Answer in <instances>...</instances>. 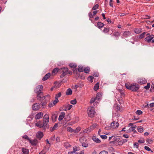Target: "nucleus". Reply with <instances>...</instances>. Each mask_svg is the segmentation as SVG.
I'll return each instance as SVG.
<instances>
[{
    "mask_svg": "<svg viewBox=\"0 0 154 154\" xmlns=\"http://www.w3.org/2000/svg\"><path fill=\"white\" fill-rule=\"evenodd\" d=\"M72 107V106L71 105L68 104L66 106V108L68 110H69Z\"/></svg>",
    "mask_w": 154,
    "mask_h": 154,
    "instance_id": "79ce46f5",
    "label": "nucleus"
},
{
    "mask_svg": "<svg viewBox=\"0 0 154 154\" xmlns=\"http://www.w3.org/2000/svg\"><path fill=\"white\" fill-rule=\"evenodd\" d=\"M40 107L39 104L38 103H35L32 105V108L33 110H37L39 109Z\"/></svg>",
    "mask_w": 154,
    "mask_h": 154,
    "instance_id": "1a4fd4ad",
    "label": "nucleus"
},
{
    "mask_svg": "<svg viewBox=\"0 0 154 154\" xmlns=\"http://www.w3.org/2000/svg\"><path fill=\"white\" fill-rule=\"evenodd\" d=\"M76 103L77 101L76 99H75L73 100H72L70 102L73 105L76 104Z\"/></svg>",
    "mask_w": 154,
    "mask_h": 154,
    "instance_id": "603ef678",
    "label": "nucleus"
},
{
    "mask_svg": "<svg viewBox=\"0 0 154 154\" xmlns=\"http://www.w3.org/2000/svg\"><path fill=\"white\" fill-rule=\"evenodd\" d=\"M69 66L71 68H75L77 66V65L76 64L73 63H70Z\"/></svg>",
    "mask_w": 154,
    "mask_h": 154,
    "instance_id": "ea45409f",
    "label": "nucleus"
},
{
    "mask_svg": "<svg viewBox=\"0 0 154 154\" xmlns=\"http://www.w3.org/2000/svg\"><path fill=\"white\" fill-rule=\"evenodd\" d=\"M142 112L140 110H137L136 112V113L138 115H140L142 113Z\"/></svg>",
    "mask_w": 154,
    "mask_h": 154,
    "instance_id": "49530a36",
    "label": "nucleus"
},
{
    "mask_svg": "<svg viewBox=\"0 0 154 154\" xmlns=\"http://www.w3.org/2000/svg\"><path fill=\"white\" fill-rule=\"evenodd\" d=\"M97 126V124L96 123L93 124L87 129V131L88 132H90Z\"/></svg>",
    "mask_w": 154,
    "mask_h": 154,
    "instance_id": "6e6552de",
    "label": "nucleus"
},
{
    "mask_svg": "<svg viewBox=\"0 0 154 154\" xmlns=\"http://www.w3.org/2000/svg\"><path fill=\"white\" fill-rule=\"evenodd\" d=\"M137 130L139 132L142 133L143 131V128L142 126H139L137 127Z\"/></svg>",
    "mask_w": 154,
    "mask_h": 154,
    "instance_id": "c85d7f7f",
    "label": "nucleus"
},
{
    "mask_svg": "<svg viewBox=\"0 0 154 154\" xmlns=\"http://www.w3.org/2000/svg\"><path fill=\"white\" fill-rule=\"evenodd\" d=\"M44 120L42 122L39 121L36 123L35 125L39 128H42L43 130L45 131L46 129H48L49 127L48 124L49 122V115L45 114L44 116Z\"/></svg>",
    "mask_w": 154,
    "mask_h": 154,
    "instance_id": "f257e3e1",
    "label": "nucleus"
},
{
    "mask_svg": "<svg viewBox=\"0 0 154 154\" xmlns=\"http://www.w3.org/2000/svg\"><path fill=\"white\" fill-rule=\"evenodd\" d=\"M100 137L103 139H106L107 138V136L106 135H101Z\"/></svg>",
    "mask_w": 154,
    "mask_h": 154,
    "instance_id": "052dcab7",
    "label": "nucleus"
},
{
    "mask_svg": "<svg viewBox=\"0 0 154 154\" xmlns=\"http://www.w3.org/2000/svg\"><path fill=\"white\" fill-rule=\"evenodd\" d=\"M110 125L113 128H115L118 127L119 124L118 122L113 121L111 123Z\"/></svg>",
    "mask_w": 154,
    "mask_h": 154,
    "instance_id": "9b49d317",
    "label": "nucleus"
},
{
    "mask_svg": "<svg viewBox=\"0 0 154 154\" xmlns=\"http://www.w3.org/2000/svg\"><path fill=\"white\" fill-rule=\"evenodd\" d=\"M43 136V133L41 131L38 132L36 134V137L39 140H40Z\"/></svg>",
    "mask_w": 154,
    "mask_h": 154,
    "instance_id": "4468645a",
    "label": "nucleus"
},
{
    "mask_svg": "<svg viewBox=\"0 0 154 154\" xmlns=\"http://www.w3.org/2000/svg\"><path fill=\"white\" fill-rule=\"evenodd\" d=\"M109 28H105L103 30V31L105 33H107L109 32Z\"/></svg>",
    "mask_w": 154,
    "mask_h": 154,
    "instance_id": "37998d69",
    "label": "nucleus"
},
{
    "mask_svg": "<svg viewBox=\"0 0 154 154\" xmlns=\"http://www.w3.org/2000/svg\"><path fill=\"white\" fill-rule=\"evenodd\" d=\"M43 116V113L41 112H40L37 113L35 116V119H39Z\"/></svg>",
    "mask_w": 154,
    "mask_h": 154,
    "instance_id": "6ab92c4d",
    "label": "nucleus"
},
{
    "mask_svg": "<svg viewBox=\"0 0 154 154\" xmlns=\"http://www.w3.org/2000/svg\"><path fill=\"white\" fill-rule=\"evenodd\" d=\"M57 84V83L56 82H55L54 83V84L55 85L53 87H52L51 88V91H52L53 90L54 88H58L59 87L58 86V84L57 85H56Z\"/></svg>",
    "mask_w": 154,
    "mask_h": 154,
    "instance_id": "e433bc0d",
    "label": "nucleus"
},
{
    "mask_svg": "<svg viewBox=\"0 0 154 154\" xmlns=\"http://www.w3.org/2000/svg\"><path fill=\"white\" fill-rule=\"evenodd\" d=\"M136 127L137 126L136 125H134L133 126L131 127L129 129L126 131V132L128 133L131 131H133Z\"/></svg>",
    "mask_w": 154,
    "mask_h": 154,
    "instance_id": "f3484780",
    "label": "nucleus"
},
{
    "mask_svg": "<svg viewBox=\"0 0 154 154\" xmlns=\"http://www.w3.org/2000/svg\"><path fill=\"white\" fill-rule=\"evenodd\" d=\"M72 90L69 88L66 91V95H70L72 94Z\"/></svg>",
    "mask_w": 154,
    "mask_h": 154,
    "instance_id": "7c9ffc66",
    "label": "nucleus"
},
{
    "mask_svg": "<svg viewBox=\"0 0 154 154\" xmlns=\"http://www.w3.org/2000/svg\"><path fill=\"white\" fill-rule=\"evenodd\" d=\"M57 116L54 113V112H53L52 114L51 119L52 121L53 122H54L56 121Z\"/></svg>",
    "mask_w": 154,
    "mask_h": 154,
    "instance_id": "2eb2a0df",
    "label": "nucleus"
},
{
    "mask_svg": "<svg viewBox=\"0 0 154 154\" xmlns=\"http://www.w3.org/2000/svg\"><path fill=\"white\" fill-rule=\"evenodd\" d=\"M65 115V113L64 112H61L60 114V115L59 116V117L58 118V120L59 121H61L63 120V118H64V116Z\"/></svg>",
    "mask_w": 154,
    "mask_h": 154,
    "instance_id": "aec40b11",
    "label": "nucleus"
},
{
    "mask_svg": "<svg viewBox=\"0 0 154 154\" xmlns=\"http://www.w3.org/2000/svg\"><path fill=\"white\" fill-rule=\"evenodd\" d=\"M78 69L79 72H81L83 71L84 68L82 66H79Z\"/></svg>",
    "mask_w": 154,
    "mask_h": 154,
    "instance_id": "473e14b6",
    "label": "nucleus"
},
{
    "mask_svg": "<svg viewBox=\"0 0 154 154\" xmlns=\"http://www.w3.org/2000/svg\"><path fill=\"white\" fill-rule=\"evenodd\" d=\"M118 92L120 94L121 97H124L125 94L124 90L122 89H119L118 90Z\"/></svg>",
    "mask_w": 154,
    "mask_h": 154,
    "instance_id": "bb28decb",
    "label": "nucleus"
},
{
    "mask_svg": "<svg viewBox=\"0 0 154 154\" xmlns=\"http://www.w3.org/2000/svg\"><path fill=\"white\" fill-rule=\"evenodd\" d=\"M60 69L62 70L63 73L66 74V75L67 74L68 69L67 68H61Z\"/></svg>",
    "mask_w": 154,
    "mask_h": 154,
    "instance_id": "393cba45",
    "label": "nucleus"
},
{
    "mask_svg": "<svg viewBox=\"0 0 154 154\" xmlns=\"http://www.w3.org/2000/svg\"><path fill=\"white\" fill-rule=\"evenodd\" d=\"M73 151H74L75 153L77 151L79 150V148L76 146H74L73 148Z\"/></svg>",
    "mask_w": 154,
    "mask_h": 154,
    "instance_id": "4d7b16f0",
    "label": "nucleus"
},
{
    "mask_svg": "<svg viewBox=\"0 0 154 154\" xmlns=\"http://www.w3.org/2000/svg\"><path fill=\"white\" fill-rule=\"evenodd\" d=\"M88 16L90 18V19L91 18H93L94 17V16L92 14V13L91 12H90L88 13Z\"/></svg>",
    "mask_w": 154,
    "mask_h": 154,
    "instance_id": "13d9d810",
    "label": "nucleus"
},
{
    "mask_svg": "<svg viewBox=\"0 0 154 154\" xmlns=\"http://www.w3.org/2000/svg\"><path fill=\"white\" fill-rule=\"evenodd\" d=\"M137 82L140 85H142L146 83L147 81L144 78H139L137 79Z\"/></svg>",
    "mask_w": 154,
    "mask_h": 154,
    "instance_id": "0eeeda50",
    "label": "nucleus"
},
{
    "mask_svg": "<svg viewBox=\"0 0 154 154\" xmlns=\"http://www.w3.org/2000/svg\"><path fill=\"white\" fill-rule=\"evenodd\" d=\"M138 142L140 143H144L145 142V140H138Z\"/></svg>",
    "mask_w": 154,
    "mask_h": 154,
    "instance_id": "69168bd1",
    "label": "nucleus"
},
{
    "mask_svg": "<svg viewBox=\"0 0 154 154\" xmlns=\"http://www.w3.org/2000/svg\"><path fill=\"white\" fill-rule=\"evenodd\" d=\"M152 140L151 139H148L147 140H146V142L149 144L151 143V142H152Z\"/></svg>",
    "mask_w": 154,
    "mask_h": 154,
    "instance_id": "338daca9",
    "label": "nucleus"
},
{
    "mask_svg": "<svg viewBox=\"0 0 154 154\" xmlns=\"http://www.w3.org/2000/svg\"><path fill=\"white\" fill-rule=\"evenodd\" d=\"M64 147L66 149L69 147L71 146V145L68 142H65L64 143Z\"/></svg>",
    "mask_w": 154,
    "mask_h": 154,
    "instance_id": "f704fd0d",
    "label": "nucleus"
},
{
    "mask_svg": "<svg viewBox=\"0 0 154 154\" xmlns=\"http://www.w3.org/2000/svg\"><path fill=\"white\" fill-rule=\"evenodd\" d=\"M104 25V24L101 22H99L97 23V27L99 28L100 29L101 28L103 27Z\"/></svg>",
    "mask_w": 154,
    "mask_h": 154,
    "instance_id": "a878e982",
    "label": "nucleus"
},
{
    "mask_svg": "<svg viewBox=\"0 0 154 154\" xmlns=\"http://www.w3.org/2000/svg\"><path fill=\"white\" fill-rule=\"evenodd\" d=\"M58 127V124L55 123L53 127H51L50 128V131L51 132L53 131L54 130L57 129Z\"/></svg>",
    "mask_w": 154,
    "mask_h": 154,
    "instance_id": "5701e85b",
    "label": "nucleus"
},
{
    "mask_svg": "<svg viewBox=\"0 0 154 154\" xmlns=\"http://www.w3.org/2000/svg\"><path fill=\"white\" fill-rule=\"evenodd\" d=\"M92 140L95 142L97 143H100L101 142L100 140L96 137L94 136L92 137Z\"/></svg>",
    "mask_w": 154,
    "mask_h": 154,
    "instance_id": "412c9836",
    "label": "nucleus"
},
{
    "mask_svg": "<svg viewBox=\"0 0 154 154\" xmlns=\"http://www.w3.org/2000/svg\"><path fill=\"white\" fill-rule=\"evenodd\" d=\"M43 89V87L41 85L37 86L34 89L35 92L36 93H38L42 92Z\"/></svg>",
    "mask_w": 154,
    "mask_h": 154,
    "instance_id": "39448f33",
    "label": "nucleus"
},
{
    "mask_svg": "<svg viewBox=\"0 0 154 154\" xmlns=\"http://www.w3.org/2000/svg\"><path fill=\"white\" fill-rule=\"evenodd\" d=\"M120 33L118 32H115L112 35H113L117 38L116 39L117 40L118 39V38L119 37L120 35Z\"/></svg>",
    "mask_w": 154,
    "mask_h": 154,
    "instance_id": "cd10ccee",
    "label": "nucleus"
},
{
    "mask_svg": "<svg viewBox=\"0 0 154 154\" xmlns=\"http://www.w3.org/2000/svg\"><path fill=\"white\" fill-rule=\"evenodd\" d=\"M93 79H94V77L92 76H90L88 78V80L90 81L91 82H93Z\"/></svg>",
    "mask_w": 154,
    "mask_h": 154,
    "instance_id": "a19ab883",
    "label": "nucleus"
},
{
    "mask_svg": "<svg viewBox=\"0 0 154 154\" xmlns=\"http://www.w3.org/2000/svg\"><path fill=\"white\" fill-rule=\"evenodd\" d=\"M134 147L138 149L139 147V144L137 142L134 143Z\"/></svg>",
    "mask_w": 154,
    "mask_h": 154,
    "instance_id": "de8ad7c7",
    "label": "nucleus"
},
{
    "mask_svg": "<svg viewBox=\"0 0 154 154\" xmlns=\"http://www.w3.org/2000/svg\"><path fill=\"white\" fill-rule=\"evenodd\" d=\"M61 92H59L57 94H56V96L55 97V98H57L59 97H61Z\"/></svg>",
    "mask_w": 154,
    "mask_h": 154,
    "instance_id": "6e6d98bb",
    "label": "nucleus"
},
{
    "mask_svg": "<svg viewBox=\"0 0 154 154\" xmlns=\"http://www.w3.org/2000/svg\"><path fill=\"white\" fill-rule=\"evenodd\" d=\"M37 98L38 100H39L41 101V99L42 100L44 99V98L43 97L44 96L43 93V92H40L39 93H37Z\"/></svg>",
    "mask_w": 154,
    "mask_h": 154,
    "instance_id": "9d476101",
    "label": "nucleus"
},
{
    "mask_svg": "<svg viewBox=\"0 0 154 154\" xmlns=\"http://www.w3.org/2000/svg\"><path fill=\"white\" fill-rule=\"evenodd\" d=\"M109 5L111 7H113V4L112 3V0H109Z\"/></svg>",
    "mask_w": 154,
    "mask_h": 154,
    "instance_id": "e2e57ef3",
    "label": "nucleus"
},
{
    "mask_svg": "<svg viewBox=\"0 0 154 154\" xmlns=\"http://www.w3.org/2000/svg\"><path fill=\"white\" fill-rule=\"evenodd\" d=\"M88 112L89 117H93L95 114L94 107L93 106L89 107L88 109Z\"/></svg>",
    "mask_w": 154,
    "mask_h": 154,
    "instance_id": "20e7f679",
    "label": "nucleus"
},
{
    "mask_svg": "<svg viewBox=\"0 0 154 154\" xmlns=\"http://www.w3.org/2000/svg\"><path fill=\"white\" fill-rule=\"evenodd\" d=\"M146 34V32H144L140 34L139 36V38L140 39H142L144 37L145 35Z\"/></svg>",
    "mask_w": 154,
    "mask_h": 154,
    "instance_id": "58836bf2",
    "label": "nucleus"
},
{
    "mask_svg": "<svg viewBox=\"0 0 154 154\" xmlns=\"http://www.w3.org/2000/svg\"><path fill=\"white\" fill-rule=\"evenodd\" d=\"M43 97L44 98V99L43 100H45V101H42V100H41L40 101L42 103V106L43 108H44V106H45L47 102L50 100V95L49 94H48Z\"/></svg>",
    "mask_w": 154,
    "mask_h": 154,
    "instance_id": "7ed1b4c3",
    "label": "nucleus"
},
{
    "mask_svg": "<svg viewBox=\"0 0 154 154\" xmlns=\"http://www.w3.org/2000/svg\"><path fill=\"white\" fill-rule=\"evenodd\" d=\"M144 149L148 151H151L152 152H153V151L152 150H151V149L148 146H145L144 147Z\"/></svg>",
    "mask_w": 154,
    "mask_h": 154,
    "instance_id": "3c124183",
    "label": "nucleus"
},
{
    "mask_svg": "<svg viewBox=\"0 0 154 154\" xmlns=\"http://www.w3.org/2000/svg\"><path fill=\"white\" fill-rule=\"evenodd\" d=\"M131 32L129 31H125L122 33V35L125 38H127L130 36Z\"/></svg>",
    "mask_w": 154,
    "mask_h": 154,
    "instance_id": "f8f14e48",
    "label": "nucleus"
},
{
    "mask_svg": "<svg viewBox=\"0 0 154 154\" xmlns=\"http://www.w3.org/2000/svg\"><path fill=\"white\" fill-rule=\"evenodd\" d=\"M67 131L70 132H73V129L70 127H69L67 128Z\"/></svg>",
    "mask_w": 154,
    "mask_h": 154,
    "instance_id": "c03bdc74",
    "label": "nucleus"
},
{
    "mask_svg": "<svg viewBox=\"0 0 154 154\" xmlns=\"http://www.w3.org/2000/svg\"><path fill=\"white\" fill-rule=\"evenodd\" d=\"M56 140L57 143L59 142L60 141V137H57L56 138Z\"/></svg>",
    "mask_w": 154,
    "mask_h": 154,
    "instance_id": "0e129e2a",
    "label": "nucleus"
},
{
    "mask_svg": "<svg viewBox=\"0 0 154 154\" xmlns=\"http://www.w3.org/2000/svg\"><path fill=\"white\" fill-rule=\"evenodd\" d=\"M29 142L32 145L35 146L37 144L38 141L37 140L35 139L32 140L30 139Z\"/></svg>",
    "mask_w": 154,
    "mask_h": 154,
    "instance_id": "ddd939ff",
    "label": "nucleus"
},
{
    "mask_svg": "<svg viewBox=\"0 0 154 154\" xmlns=\"http://www.w3.org/2000/svg\"><path fill=\"white\" fill-rule=\"evenodd\" d=\"M55 98V100L53 102L54 105H55L59 101V100L57 98Z\"/></svg>",
    "mask_w": 154,
    "mask_h": 154,
    "instance_id": "680f3d73",
    "label": "nucleus"
},
{
    "mask_svg": "<svg viewBox=\"0 0 154 154\" xmlns=\"http://www.w3.org/2000/svg\"><path fill=\"white\" fill-rule=\"evenodd\" d=\"M22 150L23 154H28L29 153V150L25 148H22Z\"/></svg>",
    "mask_w": 154,
    "mask_h": 154,
    "instance_id": "4be33fe9",
    "label": "nucleus"
},
{
    "mask_svg": "<svg viewBox=\"0 0 154 154\" xmlns=\"http://www.w3.org/2000/svg\"><path fill=\"white\" fill-rule=\"evenodd\" d=\"M99 83L98 82L94 86V91H97L99 88Z\"/></svg>",
    "mask_w": 154,
    "mask_h": 154,
    "instance_id": "c9c22d12",
    "label": "nucleus"
},
{
    "mask_svg": "<svg viewBox=\"0 0 154 154\" xmlns=\"http://www.w3.org/2000/svg\"><path fill=\"white\" fill-rule=\"evenodd\" d=\"M82 145L83 146L85 147H87L88 146V145L87 143L83 142L82 143Z\"/></svg>",
    "mask_w": 154,
    "mask_h": 154,
    "instance_id": "bf43d9fd",
    "label": "nucleus"
},
{
    "mask_svg": "<svg viewBox=\"0 0 154 154\" xmlns=\"http://www.w3.org/2000/svg\"><path fill=\"white\" fill-rule=\"evenodd\" d=\"M133 31L136 34H138L142 32V29L140 28H135Z\"/></svg>",
    "mask_w": 154,
    "mask_h": 154,
    "instance_id": "dca6fc26",
    "label": "nucleus"
},
{
    "mask_svg": "<svg viewBox=\"0 0 154 154\" xmlns=\"http://www.w3.org/2000/svg\"><path fill=\"white\" fill-rule=\"evenodd\" d=\"M102 97V94L100 93H98L97 94V96L95 97L96 100H98L101 98Z\"/></svg>",
    "mask_w": 154,
    "mask_h": 154,
    "instance_id": "c756f323",
    "label": "nucleus"
},
{
    "mask_svg": "<svg viewBox=\"0 0 154 154\" xmlns=\"http://www.w3.org/2000/svg\"><path fill=\"white\" fill-rule=\"evenodd\" d=\"M108 152L107 151L105 150H103L100 152L99 154H108Z\"/></svg>",
    "mask_w": 154,
    "mask_h": 154,
    "instance_id": "864d4df0",
    "label": "nucleus"
},
{
    "mask_svg": "<svg viewBox=\"0 0 154 154\" xmlns=\"http://www.w3.org/2000/svg\"><path fill=\"white\" fill-rule=\"evenodd\" d=\"M125 86L127 89L134 92H137L140 88L139 85L136 83L131 84H125Z\"/></svg>",
    "mask_w": 154,
    "mask_h": 154,
    "instance_id": "f03ea898",
    "label": "nucleus"
},
{
    "mask_svg": "<svg viewBox=\"0 0 154 154\" xmlns=\"http://www.w3.org/2000/svg\"><path fill=\"white\" fill-rule=\"evenodd\" d=\"M51 76V74L50 73H48L46 74L45 76L43 78L42 80L43 81H45L48 79Z\"/></svg>",
    "mask_w": 154,
    "mask_h": 154,
    "instance_id": "a211bd4d",
    "label": "nucleus"
},
{
    "mask_svg": "<svg viewBox=\"0 0 154 154\" xmlns=\"http://www.w3.org/2000/svg\"><path fill=\"white\" fill-rule=\"evenodd\" d=\"M81 130V128L80 127H78L76 129H73V132L74 133H78Z\"/></svg>",
    "mask_w": 154,
    "mask_h": 154,
    "instance_id": "4c0bfd02",
    "label": "nucleus"
},
{
    "mask_svg": "<svg viewBox=\"0 0 154 154\" xmlns=\"http://www.w3.org/2000/svg\"><path fill=\"white\" fill-rule=\"evenodd\" d=\"M96 100H97L96 98H92L90 101V103H92L95 101Z\"/></svg>",
    "mask_w": 154,
    "mask_h": 154,
    "instance_id": "5fc2aeb1",
    "label": "nucleus"
},
{
    "mask_svg": "<svg viewBox=\"0 0 154 154\" xmlns=\"http://www.w3.org/2000/svg\"><path fill=\"white\" fill-rule=\"evenodd\" d=\"M99 7V5L98 4H96L92 8V9L93 10H95L97 9Z\"/></svg>",
    "mask_w": 154,
    "mask_h": 154,
    "instance_id": "a18cd8bd",
    "label": "nucleus"
},
{
    "mask_svg": "<svg viewBox=\"0 0 154 154\" xmlns=\"http://www.w3.org/2000/svg\"><path fill=\"white\" fill-rule=\"evenodd\" d=\"M59 69L57 67L54 69L52 71V74L53 75H54L57 73L58 72Z\"/></svg>",
    "mask_w": 154,
    "mask_h": 154,
    "instance_id": "b1692460",
    "label": "nucleus"
},
{
    "mask_svg": "<svg viewBox=\"0 0 154 154\" xmlns=\"http://www.w3.org/2000/svg\"><path fill=\"white\" fill-rule=\"evenodd\" d=\"M83 71L86 73H88L90 71V68L88 67H86L84 69Z\"/></svg>",
    "mask_w": 154,
    "mask_h": 154,
    "instance_id": "72a5a7b5",
    "label": "nucleus"
},
{
    "mask_svg": "<svg viewBox=\"0 0 154 154\" xmlns=\"http://www.w3.org/2000/svg\"><path fill=\"white\" fill-rule=\"evenodd\" d=\"M119 138H116V139L115 140L116 141H118V144L119 145H122L124 143H123V142H122V140H121L120 141H119Z\"/></svg>",
    "mask_w": 154,
    "mask_h": 154,
    "instance_id": "2f4dec72",
    "label": "nucleus"
},
{
    "mask_svg": "<svg viewBox=\"0 0 154 154\" xmlns=\"http://www.w3.org/2000/svg\"><path fill=\"white\" fill-rule=\"evenodd\" d=\"M150 83H147V85L146 86H145L144 87V88L146 90L148 89L150 87Z\"/></svg>",
    "mask_w": 154,
    "mask_h": 154,
    "instance_id": "09e8293b",
    "label": "nucleus"
},
{
    "mask_svg": "<svg viewBox=\"0 0 154 154\" xmlns=\"http://www.w3.org/2000/svg\"><path fill=\"white\" fill-rule=\"evenodd\" d=\"M22 137L24 139H26L29 141L30 140V139L28 137V136L26 135H24L23 136H22Z\"/></svg>",
    "mask_w": 154,
    "mask_h": 154,
    "instance_id": "8fccbe9b",
    "label": "nucleus"
},
{
    "mask_svg": "<svg viewBox=\"0 0 154 154\" xmlns=\"http://www.w3.org/2000/svg\"><path fill=\"white\" fill-rule=\"evenodd\" d=\"M152 89L154 90V83H153L152 84L150 90H152Z\"/></svg>",
    "mask_w": 154,
    "mask_h": 154,
    "instance_id": "774afa93",
    "label": "nucleus"
},
{
    "mask_svg": "<svg viewBox=\"0 0 154 154\" xmlns=\"http://www.w3.org/2000/svg\"><path fill=\"white\" fill-rule=\"evenodd\" d=\"M154 38V35L152 34H151L146 37L145 38L144 40L145 41L147 42L148 43H150L151 42L152 40Z\"/></svg>",
    "mask_w": 154,
    "mask_h": 154,
    "instance_id": "423d86ee",
    "label": "nucleus"
}]
</instances>
